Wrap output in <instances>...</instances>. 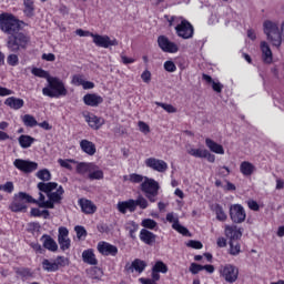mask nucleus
I'll return each mask as SVG.
<instances>
[{"instance_id": "59", "label": "nucleus", "mask_w": 284, "mask_h": 284, "mask_svg": "<svg viewBox=\"0 0 284 284\" xmlns=\"http://www.w3.org/2000/svg\"><path fill=\"white\" fill-rule=\"evenodd\" d=\"M18 274L22 278H30V277H32V271H30V268H21L20 271H18Z\"/></svg>"}, {"instance_id": "16", "label": "nucleus", "mask_w": 284, "mask_h": 284, "mask_svg": "<svg viewBox=\"0 0 284 284\" xmlns=\"http://www.w3.org/2000/svg\"><path fill=\"white\" fill-rule=\"evenodd\" d=\"M145 267H148V263L145 261L135 258L132 264L128 263L124 270L129 272V274H134V272H136V274H143V272H145Z\"/></svg>"}, {"instance_id": "49", "label": "nucleus", "mask_w": 284, "mask_h": 284, "mask_svg": "<svg viewBox=\"0 0 284 284\" xmlns=\"http://www.w3.org/2000/svg\"><path fill=\"white\" fill-rule=\"evenodd\" d=\"M145 179H148V176H143V175L136 174V173L129 175V181L131 183H143V181H145Z\"/></svg>"}, {"instance_id": "57", "label": "nucleus", "mask_w": 284, "mask_h": 284, "mask_svg": "<svg viewBox=\"0 0 284 284\" xmlns=\"http://www.w3.org/2000/svg\"><path fill=\"white\" fill-rule=\"evenodd\" d=\"M189 271L191 274H199V272H203V265L192 263Z\"/></svg>"}, {"instance_id": "3", "label": "nucleus", "mask_w": 284, "mask_h": 284, "mask_svg": "<svg viewBox=\"0 0 284 284\" xmlns=\"http://www.w3.org/2000/svg\"><path fill=\"white\" fill-rule=\"evenodd\" d=\"M21 21L12 13H0V30L10 37L17 34L21 30Z\"/></svg>"}, {"instance_id": "17", "label": "nucleus", "mask_w": 284, "mask_h": 284, "mask_svg": "<svg viewBox=\"0 0 284 284\" xmlns=\"http://www.w3.org/2000/svg\"><path fill=\"white\" fill-rule=\"evenodd\" d=\"M83 118L92 130H101V126L105 125V120L94 115V113H83Z\"/></svg>"}, {"instance_id": "44", "label": "nucleus", "mask_w": 284, "mask_h": 284, "mask_svg": "<svg viewBox=\"0 0 284 284\" xmlns=\"http://www.w3.org/2000/svg\"><path fill=\"white\" fill-rule=\"evenodd\" d=\"M231 170L227 166H217L216 168V176H220V179H226L229 174H231Z\"/></svg>"}, {"instance_id": "37", "label": "nucleus", "mask_w": 284, "mask_h": 284, "mask_svg": "<svg viewBox=\"0 0 284 284\" xmlns=\"http://www.w3.org/2000/svg\"><path fill=\"white\" fill-rule=\"evenodd\" d=\"M22 122L27 128H37V125H39L37 119L31 114H24L22 118Z\"/></svg>"}, {"instance_id": "33", "label": "nucleus", "mask_w": 284, "mask_h": 284, "mask_svg": "<svg viewBox=\"0 0 284 284\" xmlns=\"http://www.w3.org/2000/svg\"><path fill=\"white\" fill-rule=\"evenodd\" d=\"M23 12L26 17H29V19H32L34 17V0H23Z\"/></svg>"}, {"instance_id": "32", "label": "nucleus", "mask_w": 284, "mask_h": 284, "mask_svg": "<svg viewBox=\"0 0 284 284\" xmlns=\"http://www.w3.org/2000/svg\"><path fill=\"white\" fill-rule=\"evenodd\" d=\"M75 164H77L75 172L78 174H81L82 176L85 174H90L92 170V165H94V163H88V162H78Z\"/></svg>"}, {"instance_id": "56", "label": "nucleus", "mask_w": 284, "mask_h": 284, "mask_svg": "<svg viewBox=\"0 0 284 284\" xmlns=\"http://www.w3.org/2000/svg\"><path fill=\"white\" fill-rule=\"evenodd\" d=\"M164 70L166 72H176V64H174V62L172 61H165L164 62Z\"/></svg>"}, {"instance_id": "10", "label": "nucleus", "mask_w": 284, "mask_h": 284, "mask_svg": "<svg viewBox=\"0 0 284 284\" xmlns=\"http://www.w3.org/2000/svg\"><path fill=\"white\" fill-rule=\"evenodd\" d=\"M13 166L20 172H23V174H32V172H36V170L39 169V163L30 160L16 159L13 161Z\"/></svg>"}, {"instance_id": "4", "label": "nucleus", "mask_w": 284, "mask_h": 284, "mask_svg": "<svg viewBox=\"0 0 284 284\" xmlns=\"http://www.w3.org/2000/svg\"><path fill=\"white\" fill-rule=\"evenodd\" d=\"M264 34H266L267 41L275 45V48H281L283 38L281 37V30L278 29V22L272 20H266L263 23Z\"/></svg>"}, {"instance_id": "29", "label": "nucleus", "mask_w": 284, "mask_h": 284, "mask_svg": "<svg viewBox=\"0 0 284 284\" xmlns=\"http://www.w3.org/2000/svg\"><path fill=\"white\" fill-rule=\"evenodd\" d=\"M206 148L214 152V154H225V149H223V145L214 142V140L206 138L205 139Z\"/></svg>"}, {"instance_id": "48", "label": "nucleus", "mask_w": 284, "mask_h": 284, "mask_svg": "<svg viewBox=\"0 0 284 284\" xmlns=\"http://www.w3.org/2000/svg\"><path fill=\"white\" fill-rule=\"evenodd\" d=\"M155 104L159 108H163L165 110V112H168L169 114H174L176 113V108H174V105L172 104H168V103H162V102H155Z\"/></svg>"}, {"instance_id": "39", "label": "nucleus", "mask_w": 284, "mask_h": 284, "mask_svg": "<svg viewBox=\"0 0 284 284\" xmlns=\"http://www.w3.org/2000/svg\"><path fill=\"white\" fill-rule=\"evenodd\" d=\"M229 245V254H231V256H239V254H241V244L239 242L230 241Z\"/></svg>"}, {"instance_id": "55", "label": "nucleus", "mask_w": 284, "mask_h": 284, "mask_svg": "<svg viewBox=\"0 0 284 284\" xmlns=\"http://www.w3.org/2000/svg\"><path fill=\"white\" fill-rule=\"evenodd\" d=\"M166 221L168 223H172V225H178V223H180L179 216L172 212L166 214Z\"/></svg>"}, {"instance_id": "25", "label": "nucleus", "mask_w": 284, "mask_h": 284, "mask_svg": "<svg viewBox=\"0 0 284 284\" xmlns=\"http://www.w3.org/2000/svg\"><path fill=\"white\" fill-rule=\"evenodd\" d=\"M80 148L82 152L89 156H94L97 154V145L90 140H81Z\"/></svg>"}, {"instance_id": "6", "label": "nucleus", "mask_w": 284, "mask_h": 284, "mask_svg": "<svg viewBox=\"0 0 284 284\" xmlns=\"http://www.w3.org/2000/svg\"><path fill=\"white\" fill-rule=\"evenodd\" d=\"M29 42L30 38L28 36L17 32L13 36H9L7 48L10 52H19L20 49L28 48Z\"/></svg>"}, {"instance_id": "60", "label": "nucleus", "mask_w": 284, "mask_h": 284, "mask_svg": "<svg viewBox=\"0 0 284 284\" xmlns=\"http://www.w3.org/2000/svg\"><path fill=\"white\" fill-rule=\"evenodd\" d=\"M183 20V18L181 17H176V16H172L168 21H169V26L170 28H172V26H179V23H181V21Z\"/></svg>"}, {"instance_id": "12", "label": "nucleus", "mask_w": 284, "mask_h": 284, "mask_svg": "<svg viewBox=\"0 0 284 284\" xmlns=\"http://www.w3.org/2000/svg\"><path fill=\"white\" fill-rule=\"evenodd\" d=\"M146 168H150V170H153L154 172H159L160 174H163L164 172H168V162L161 159L156 158H148L144 161Z\"/></svg>"}, {"instance_id": "51", "label": "nucleus", "mask_w": 284, "mask_h": 284, "mask_svg": "<svg viewBox=\"0 0 284 284\" xmlns=\"http://www.w3.org/2000/svg\"><path fill=\"white\" fill-rule=\"evenodd\" d=\"M74 230H75L79 241H81L82 239H85L88 236V231H85V227L78 225L74 227Z\"/></svg>"}, {"instance_id": "40", "label": "nucleus", "mask_w": 284, "mask_h": 284, "mask_svg": "<svg viewBox=\"0 0 284 284\" xmlns=\"http://www.w3.org/2000/svg\"><path fill=\"white\" fill-rule=\"evenodd\" d=\"M149 206H150V203L142 195H139L138 199L134 200L135 211H136V207H140V210H148Z\"/></svg>"}, {"instance_id": "20", "label": "nucleus", "mask_w": 284, "mask_h": 284, "mask_svg": "<svg viewBox=\"0 0 284 284\" xmlns=\"http://www.w3.org/2000/svg\"><path fill=\"white\" fill-rule=\"evenodd\" d=\"M83 101L85 105H90V108H98V105L103 103V97L97 93H88L83 97Z\"/></svg>"}, {"instance_id": "35", "label": "nucleus", "mask_w": 284, "mask_h": 284, "mask_svg": "<svg viewBox=\"0 0 284 284\" xmlns=\"http://www.w3.org/2000/svg\"><path fill=\"white\" fill-rule=\"evenodd\" d=\"M31 74H33V77H39V79H47V82L49 79H52L51 74L41 68H33Z\"/></svg>"}, {"instance_id": "5", "label": "nucleus", "mask_w": 284, "mask_h": 284, "mask_svg": "<svg viewBox=\"0 0 284 284\" xmlns=\"http://www.w3.org/2000/svg\"><path fill=\"white\" fill-rule=\"evenodd\" d=\"M140 189L150 203H156L159 190H161V184H159L156 180L145 178V180L140 184Z\"/></svg>"}, {"instance_id": "30", "label": "nucleus", "mask_w": 284, "mask_h": 284, "mask_svg": "<svg viewBox=\"0 0 284 284\" xmlns=\"http://www.w3.org/2000/svg\"><path fill=\"white\" fill-rule=\"evenodd\" d=\"M37 141L34 138L30 135L22 134L18 138V143L22 150H28V148H32V144Z\"/></svg>"}, {"instance_id": "34", "label": "nucleus", "mask_w": 284, "mask_h": 284, "mask_svg": "<svg viewBox=\"0 0 284 284\" xmlns=\"http://www.w3.org/2000/svg\"><path fill=\"white\" fill-rule=\"evenodd\" d=\"M37 179H39L40 181H43L42 183H45L48 181H52V173H50V170L48 169H42L39 170L36 173Z\"/></svg>"}, {"instance_id": "43", "label": "nucleus", "mask_w": 284, "mask_h": 284, "mask_svg": "<svg viewBox=\"0 0 284 284\" xmlns=\"http://www.w3.org/2000/svg\"><path fill=\"white\" fill-rule=\"evenodd\" d=\"M141 225L142 227H145V230H154L155 227H159V223L152 219H144Z\"/></svg>"}, {"instance_id": "13", "label": "nucleus", "mask_w": 284, "mask_h": 284, "mask_svg": "<svg viewBox=\"0 0 284 284\" xmlns=\"http://www.w3.org/2000/svg\"><path fill=\"white\" fill-rule=\"evenodd\" d=\"M158 45L163 52H169V54H176L179 52V44L170 41L165 36L158 38Z\"/></svg>"}, {"instance_id": "46", "label": "nucleus", "mask_w": 284, "mask_h": 284, "mask_svg": "<svg viewBox=\"0 0 284 284\" xmlns=\"http://www.w3.org/2000/svg\"><path fill=\"white\" fill-rule=\"evenodd\" d=\"M172 227L175 230V232L182 234V236H190V231L187 230V227L181 225L180 222L178 224H172Z\"/></svg>"}, {"instance_id": "41", "label": "nucleus", "mask_w": 284, "mask_h": 284, "mask_svg": "<svg viewBox=\"0 0 284 284\" xmlns=\"http://www.w3.org/2000/svg\"><path fill=\"white\" fill-rule=\"evenodd\" d=\"M58 163H59L60 168H64V170L72 171V170H74V168L72 166V163L77 164L78 162L73 159H65V160L59 159Z\"/></svg>"}, {"instance_id": "36", "label": "nucleus", "mask_w": 284, "mask_h": 284, "mask_svg": "<svg viewBox=\"0 0 284 284\" xmlns=\"http://www.w3.org/2000/svg\"><path fill=\"white\" fill-rule=\"evenodd\" d=\"M187 154L191 156H194L195 159H205V154H207L206 149H187Z\"/></svg>"}, {"instance_id": "22", "label": "nucleus", "mask_w": 284, "mask_h": 284, "mask_svg": "<svg viewBox=\"0 0 284 284\" xmlns=\"http://www.w3.org/2000/svg\"><path fill=\"white\" fill-rule=\"evenodd\" d=\"M79 205L84 214H94L97 212V205L88 199H80Z\"/></svg>"}, {"instance_id": "7", "label": "nucleus", "mask_w": 284, "mask_h": 284, "mask_svg": "<svg viewBox=\"0 0 284 284\" xmlns=\"http://www.w3.org/2000/svg\"><path fill=\"white\" fill-rule=\"evenodd\" d=\"M220 277L225 281V283H236L239 281L240 271L234 264H223L219 267Z\"/></svg>"}, {"instance_id": "45", "label": "nucleus", "mask_w": 284, "mask_h": 284, "mask_svg": "<svg viewBox=\"0 0 284 284\" xmlns=\"http://www.w3.org/2000/svg\"><path fill=\"white\" fill-rule=\"evenodd\" d=\"M6 192L7 194H12L14 192V183L11 181L0 184V191Z\"/></svg>"}, {"instance_id": "27", "label": "nucleus", "mask_w": 284, "mask_h": 284, "mask_svg": "<svg viewBox=\"0 0 284 284\" xmlns=\"http://www.w3.org/2000/svg\"><path fill=\"white\" fill-rule=\"evenodd\" d=\"M82 260L88 265H99V260H97V255H94V250L92 248L82 252Z\"/></svg>"}, {"instance_id": "50", "label": "nucleus", "mask_w": 284, "mask_h": 284, "mask_svg": "<svg viewBox=\"0 0 284 284\" xmlns=\"http://www.w3.org/2000/svg\"><path fill=\"white\" fill-rule=\"evenodd\" d=\"M31 216H43L44 219H48V216H50V212L48 210L41 211L39 209H32Z\"/></svg>"}, {"instance_id": "14", "label": "nucleus", "mask_w": 284, "mask_h": 284, "mask_svg": "<svg viewBox=\"0 0 284 284\" xmlns=\"http://www.w3.org/2000/svg\"><path fill=\"white\" fill-rule=\"evenodd\" d=\"M93 43L98 47V48H112V45H119V41H116V39H110L108 36H101V34H94L93 33Z\"/></svg>"}, {"instance_id": "1", "label": "nucleus", "mask_w": 284, "mask_h": 284, "mask_svg": "<svg viewBox=\"0 0 284 284\" xmlns=\"http://www.w3.org/2000/svg\"><path fill=\"white\" fill-rule=\"evenodd\" d=\"M37 187L40 192H44V194H47L48 200H45V195H43V193H40L39 199L34 200L32 195L20 192L16 195L18 200H16L9 206L11 212H26V210H28L26 203H36V205L39 207L54 210V204L61 203V200L63 199V192H65L63 186L59 185L57 182H40L38 183Z\"/></svg>"}, {"instance_id": "38", "label": "nucleus", "mask_w": 284, "mask_h": 284, "mask_svg": "<svg viewBox=\"0 0 284 284\" xmlns=\"http://www.w3.org/2000/svg\"><path fill=\"white\" fill-rule=\"evenodd\" d=\"M213 211L216 214L217 221H227V214H225V211L223 210V206H221V204H215Z\"/></svg>"}, {"instance_id": "61", "label": "nucleus", "mask_w": 284, "mask_h": 284, "mask_svg": "<svg viewBox=\"0 0 284 284\" xmlns=\"http://www.w3.org/2000/svg\"><path fill=\"white\" fill-rule=\"evenodd\" d=\"M141 79L144 83H150L152 81V73L149 70L143 71Z\"/></svg>"}, {"instance_id": "42", "label": "nucleus", "mask_w": 284, "mask_h": 284, "mask_svg": "<svg viewBox=\"0 0 284 284\" xmlns=\"http://www.w3.org/2000/svg\"><path fill=\"white\" fill-rule=\"evenodd\" d=\"M152 270L160 274H168V265L165 263H163L162 261L155 262Z\"/></svg>"}, {"instance_id": "31", "label": "nucleus", "mask_w": 284, "mask_h": 284, "mask_svg": "<svg viewBox=\"0 0 284 284\" xmlns=\"http://www.w3.org/2000/svg\"><path fill=\"white\" fill-rule=\"evenodd\" d=\"M88 179H90V181H101V179H103V171L93 163L89 171Z\"/></svg>"}, {"instance_id": "47", "label": "nucleus", "mask_w": 284, "mask_h": 284, "mask_svg": "<svg viewBox=\"0 0 284 284\" xmlns=\"http://www.w3.org/2000/svg\"><path fill=\"white\" fill-rule=\"evenodd\" d=\"M58 243L62 252H65V250H70V245H71L70 237L58 239Z\"/></svg>"}, {"instance_id": "53", "label": "nucleus", "mask_w": 284, "mask_h": 284, "mask_svg": "<svg viewBox=\"0 0 284 284\" xmlns=\"http://www.w3.org/2000/svg\"><path fill=\"white\" fill-rule=\"evenodd\" d=\"M187 247H192L193 250H203V243L200 241L191 240L186 243Z\"/></svg>"}, {"instance_id": "28", "label": "nucleus", "mask_w": 284, "mask_h": 284, "mask_svg": "<svg viewBox=\"0 0 284 284\" xmlns=\"http://www.w3.org/2000/svg\"><path fill=\"white\" fill-rule=\"evenodd\" d=\"M240 172L243 174V176H252V174L256 172V166L248 161H243L240 164Z\"/></svg>"}, {"instance_id": "15", "label": "nucleus", "mask_w": 284, "mask_h": 284, "mask_svg": "<svg viewBox=\"0 0 284 284\" xmlns=\"http://www.w3.org/2000/svg\"><path fill=\"white\" fill-rule=\"evenodd\" d=\"M97 250L102 256H116L119 254V247L105 241L99 242Z\"/></svg>"}, {"instance_id": "52", "label": "nucleus", "mask_w": 284, "mask_h": 284, "mask_svg": "<svg viewBox=\"0 0 284 284\" xmlns=\"http://www.w3.org/2000/svg\"><path fill=\"white\" fill-rule=\"evenodd\" d=\"M7 63L9 65H12L13 68L19 65V55L12 53V54H9L8 58H7Z\"/></svg>"}, {"instance_id": "58", "label": "nucleus", "mask_w": 284, "mask_h": 284, "mask_svg": "<svg viewBox=\"0 0 284 284\" xmlns=\"http://www.w3.org/2000/svg\"><path fill=\"white\" fill-rule=\"evenodd\" d=\"M138 126L143 134H150V125H148V123L140 121L138 122Z\"/></svg>"}, {"instance_id": "23", "label": "nucleus", "mask_w": 284, "mask_h": 284, "mask_svg": "<svg viewBox=\"0 0 284 284\" xmlns=\"http://www.w3.org/2000/svg\"><path fill=\"white\" fill-rule=\"evenodd\" d=\"M140 241L145 245H154L156 243V234L148 231V229H142L140 231Z\"/></svg>"}, {"instance_id": "2", "label": "nucleus", "mask_w": 284, "mask_h": 284, "mask_svg": "<svg viewBox=\"0 0 284 284\" xmlns=\"http://www.w3.org/2000/svg\"><path fill=\"white\" fill-rule=\"evenodd\" d=\"M48 85L42 89L43 97L50 99H61V97H68V89L61 78L51 77L48 80Z\"/></svg>"}, {"instance_id": "19", "label": "nucleus", "mask_w": 284, "mask_h": 284, "mask_svg": "<svg viewBox=\"0 0 284 284\" xmlns=\"http://www.w3.org/2000/svg\"><path fill=\"white\" fill-rule=\"evenodd\" d=\"M224 234L230 241H239L243 236L241 229L236 227V225H225Z\"/></svg>"}, {"instance_id": "62", "label": "nucleus", "mask_w": 284, "mask_h": 284, "mask_svg": "<svg viewBox=\"0 0 284 284\" xmlns=\"http://www.w3.org/2000/svg\"><path fill=\"white\" fill-rule=\"evenodd\" d=\"M70 231L65 226L59 227L58 239H68Z\"/></svg>"}, {"instance_id": "54", "label": "nucleus", "mask_w": 284, "mask_h": 284, "mask_svg": "<svg viewBox=\"0 0 284 284\" xmlns=\"http://www.w3.org/2000/svg\"><path fill=\"white\" fill-rule=\"evenodd\" d=\"M85 80H83V75L75 74L72 77L71 83L72 85H83Z\"/></svg>"}, {"instance_id": "64", "label": "nucleus", "mask_w": 284, "mask_h": 284, "mask_svg": "<svg viewBox=\"0 0 284 284\" xmlns=\"http://www.w3.org/2000/svg\"><path fill=\"white\" fill-rule=\"evenodd\" d=\"M75 34H78V37H94V33L84 31L83 29L75 30Z\"/></svg>"}, {"instance_id": "9", "label": "nucleus", "mask_w": 284, "mask_h": 284, "mask_svg": "<svg viewBox=\"0 0 284 284\" xmlns=\"http://www.w3.org/2000/svg\"><path fill=\"white\" fill-rule=\"evenodd\" d=\"M176 37L180 39H192L194 37V26L186 19L182 18L181 22L174 28Z\"/></svg>"}, {"instance_id": "24", "label": "nucleus", "mask_w": 284, "mask_h": 284, "mask_svg": "<svg viewBox=\"0 0 284 284\" xmlns=\"http://www.w3.org/2000/svg\"><path fill=\"white\" fill-rule=\"evenodd\" d=\"M116 207L121 214H128V212H136L134 207V200L132 199L118 202Z\"/></svg>"}, {"instance_id": "8", "label": "nucleus", "mask_w": 284, "mask_h": 284, "mask_svg": "<svg viewBox=\"0 0 284 284\" xmlns=\"http://www.w3.org/2000/svg\"><path fill=\"white\" fill-rule=\"evenodd\" d=\"M70 265V260L65 256H57L55 260L44 258L42 261V270L44 272H59L60 267H68Z\"/></svg>"}, {"instance_id": "21", "label": "nucleus", "mask_w": 284, "mask_h": 284, "mask_svg": "<svg viewBox=\"0 0 284 284\" xmlns=\"http://www.w3.org/2000/svg\"><path fill=\"white\" fill-rule=\"evenodd\" d=\"M44 250H48L49 252H57L59 250V244H57V241L52 239V236L44 234L40 239Z\"/></svg>"}, {"instance_id": "26", "label": "nucleus", "mask_w": 284, "mask_h": 284, "mask_svg": "<svg viewBox=\"0 0 284 284\" xmlns=\"http://www.w3.org/2000/svg\"><path fill=\"white\" fill-rule=\"evenodd\" d=\"M4 105H8L11 110H21L26 102L21 98L10 97L4 101Z\"/></svg>"}, {"instance_id": "63", "label": "nucleus", "mask_w": 284, "mask_h": 284, "mask_svg": "<svg viewBox=\"0 0 284 284\" xmlns=\"http://www.w3.org/2000/svg\"><path fill=\"white\" fill-rule=\"evenodd\" d=\"M247 205H248L250 210H253V212H258V210H260L257 201L250 200V201H247Z\"/></svg>"}, {"instance_id": "11", "label": "nucleus", "mask_w": 284, "mask_h": 284, "mask_svg": "<svg viewBox=\"0 0 284 284\" xmlns=\"http://www.w3.org/2000/svg\"><path fill=\"white\" fill-rule=\"evenodd\" d=\"M230 216L233 223H244L245 219H247L245 209L241 204H232L230 206Z\"/></svg>"}, {"instance_id": "18", "label": "nucleus", "mask_w": 284, "mask_h": 284, "mask_svg": "<svg viewBox=\"0 0 284 284\" xmlns=\"http://www.w3.org/2000/svg\"><path fill=\"white\" fill-rule=\"evenodd\" d=\"M260 50L262 52V60L267 64H272V61H274V55L272 53V49L270 48V44L267 42L262 41L260 43Z\"/></svg>"}]
</instances>
